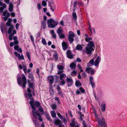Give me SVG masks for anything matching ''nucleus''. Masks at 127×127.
I'll use <instances>...</instances> for the list:
<instances>
[{
  "label": "nucleus",
  "instance_id": "obj_1",
  "mask_svg": "<svg viewBox=\"0 0 127 127\" xmlns=\"http://www.w3.org/2000/svg\"><path fill=\"white\" fill-rule=\"evenodd\" d=\"M22 76V82L21 78L20 76L18 77L17 81L18 84L19 86L24 89L25 88L27 83V79L24 74H23Z\"/></svg>",
  "mask_w": 127,
  "mask_h": 127
},
{
  "label": "nucleus",
  "instance_id": "obj_2",
  "mask_svg": "<svg viewBox=\"0 0 127 127\" xmlns=\"http://www.w3.org/2000/svg\"><path fill=\"white\" fill-rule=\"evenodd\" d=\"M95 44L93 42L91 41L89 42L87 46L85 48V51L88 54H91L92 51H94L95 49Z\"/></svg>",
  "mask_w": 127,
  "mask_h": 127
},
{
  "label": "nucleus",
  "instance_id": "obj_3",
  "mask_svg": "<svg viewBox=\"0 0 127 127\" xmlns=\"http://www.w3.org/2000/svg\"><path fill=\"white\" fill-rule=\"evenodd\" d=\"M95 59V58L91 59L88 64V66H91L90 65V64H91L92 65V66L94 65L96 67H98L99 63L101 60V57L99 56H98L94 62Z\"/></svg>",
  "mask_w": 127,
  "mask_h": 127
},
{
  "label": "nucleus",
  "instance_id": "obj_4",
  "mask_svg": "<svg viewBox=\"0 0 127 127\" xmlns=\"http://www.w3.org/2000/svg\"><path fill=\"white\" fill-rule=\"evenodd\" d=\"M95 117L97 119V122L98 124V127H106L105 123V120L103 117L101 119L98 118V115L96 114H95Z\"/></svg>",
  "mask_w": 127,
  "mask_h": 127
},
{
  "label": "nucleus",
  "instance_id": "obj_5",
  "mask_svg": "<svg viewBox=\"0 0 127 127\" xmlns=\"http://www.w3.org/2000/svg\"><path fill=\"white\" fill-rule=\"evenodd\" d=\"M14 27L13 26H11L9 28L8 31V32L9 34V39L11 41L12 40L13 36L14 34L16 33V31L15 30H13Z\"/></svg>",
  "mask_w": 127,
  "mask_h": 127
},
{
  "label": "nucleus",
  "instance_id": "obj_6",
  "mask_svg": "<svg viewBox=\"0 0 127 127\" xmlns=\"http://www.w3.org/2000/svg\"><path fill=\"white\" fill-rule=\"evenodd\" d=\"M47 24L48 27L53 28H55L58 25V23L57 22L55 21L54 19L51 18L48 20Z\"/></svg>",
  "mask_w": 127,
  "mask_h": 127
},
{
  "label": "nucleus",
  "instance_id": "obj_7",
  "mask_svg": "<svg viewBox=\"0 0 127 127\" xmlns=\"http://www.w3.org/2000/svg\"><path fill=\"white\" fill-rule=\"evenodd\" d=\"M75 34L74 33L71 31H69L68 34V40L69 41L70 43L71 44L74 41L73 38L75 36Z\"/></svg>",
  "mask_w": 127,
  "mask_h": 127
},
{
  "label": "nucleus",
  "instance_id": "obj_8",
  "mask_svg": "<svg viewBox=\"0 0 127 127\" xmlns=\"http://www.w3.org/2000/svg\"><path fill=\"white\" fill-rule=\"evenodd\" d=\"M27 96L28 98L31 100V101H30L29 103L31 105L32 108L34 110H36V108L33 105L34 100L33 98L32 97V94L31 93H28Z\"/></svg>",
  "mask_w": 127,
  "mask_h": 127
},
{
  "label": "nucleus",
  "instance_id": "obj_9",
  "mask_svg": "<svg viewBox=\"0 0 127 127\" xmlns=\"http://www.w3.org/2000/svg\"><path fill=\"white\" fill-rule=\"evenodd\" d=\"M32 110V114L33 116L35 118H37V116L39 117L38 119L39 120L41 121H42L43 120L40 117V115L39 113V112L37 111H35V110Z\"/></svg>",
  "mask_w": 127,
  "mask_h": 127
},
{
  "label": "nucleus",
  "instance_id": "obj_10",
  "mask_svg": "<svg viewBox=\"0 0 127 127\" xmlns=\"http://www.w3.org/2000/svg\"><path fill=\"white\" fill-rule=\"evenodd\" d=\"M48 6L50 7V9L53 12L55 9H56V6L54 4L53 1L51 0L49 2Z\"/></svg>",
  "mask_w": 127,
  "mask_h": 127
},
{
  "label": "nucleus",
  "instance_id": "obj_11",
  "mask_svg": "<svg viewBox=\"0 0 127 127\" xmlns=\"http://www.w3.org/2000/svg\"><path fill=\"white\" fill-rule=\"evenodd\" d=\"M71 127H79L77 122L76 121L75 118H73L71 120V122L70 124Z\"/></svg>",
  "mask_w": 127,
  "mask_h": 127
},
{
  "label": "nucleus",
  "instance_id": "obj_12",
  "mask_svg": "<svg viewBox=\"0 0 127 127\" xmlns=\"http://www.w3.org/2000/svg\"><path fill=\"white\" fill-rule=\"evenodd\" d=\"M66 81L68 83L67 85L68 86H70L73 84V82L72 79L69 78L67 77Z\"/></svg>",
  "mask_w": 127,
  "mask_h": 127
},
{
  "label": "nucleus",
  "instance_id": "obj_13",
  "mask_svg": "<svg viewBox=\"0 0 127 127\" xmlns=\"http://www.w3.org/2000/svg\"><path fill=\"white\" fill-rule=\"evenodd\" d=\"M14 54L17 57L19 60L22 59V60L24 59V57L23 55H22L21 56L20 54L18 53L17 52L15 51L14 52Z\"/></svg>",
  "mask_w": 127,
  "mask_h": 127
},
{
  "label": "nucleus",
  "instance_id": "obj_14",
  "mask_svg": "<svg viewBox=\"0 0 127 127\" xmlns=\"http://www.w3.org/2000/svg\"><path fill=\"white\" fill-rule=\"evenodd\" d=\"M67 56L69 59H72L73 58V55L71 53L70 50H68L67 52Z\"/></svg>",
  "mask_w": 127,
  "mask_h": 127
},
{
  "label": "nucleus",
  "instance_id": "obj_15",
  "mask_svg": "<svg viewBox=\"0 0 127 127\" xmlns=\"http://www.w3.org/2000/svg\"><path fill=\"white\" fill-rule=\"evenodd\" d=\"M48 78L50 82V84H52L54 82V78L52 76H50L48 77Z\"/></svg>",
  "mask_w": 127,
  "mask_h": 127
},
{
  "label": "nucleus",
  "instance_id": "obj_16",
  "mask_svg": "<svg viewBox=\"0 0 127 127\" xmlns=\"http://www.w3.org/2000/svg\"><path fill=\"white\" fill-rule=\"evenodd\" d=\"M62 123L61 121L59 119H55L54 120V124L55 125L59 126Z\"/></svg>",
  "mask_w": 127,
  "mask_h": 127
},
{
  "label": "nucleus",
  "instance_id": "obj_17",
  "mask_svg": "<svg viewBox=\"0 0 127 127\" xmlns=\"http://www.w3.org/2000/svg\"><path fill=\"white\" fill-rule=\"evenodd\" d=\"M63 49L64 50H65L68 47L66 43L64 41H63L62 43Z\"/></svg>",
  "mask_w": 127,
  "mask_h": 127
},
{
  "label": "nucleus",
  "instance_id": "obj_18",
  "mask_svg": "<svg viewBox=\"0 0 127 127\" xmlns=\"http://www.w3.org/2000/svg\"><path fill=\"white\" fill-rule=\"evenodd\" d=\"M85 38L86 41L89 42L92 40V38L91 37H89L87 34H85Z\"/></svg>",
  "mask_w": 127,
  "mask_h": 127
},
{
  "label": "nucleus",
  "instance_id": "obj_19",
  "mask_svg": "<svg viewBox=\"0 0 127 127\" xmlns=\"http://www.w3.org/2000/svg\"><path fill=\"white\" fill-rule=\"evenodd\" d=\"M101 110L102 112L104 111L105 109V104L104 103H102L101 105Z\"/></svg>",
  "mask_w": 127,
  "mask_h": 127
},
{
  "label": "nucleus",
  "instance_id": "obj_20",
  "mask_svg": "<svg viewBox=\"0 0 127 127\" xmlns=\"http://www.w3.org/2000/svg\"><path fill=\"white\" fill-rule=\"evenodd\" d=\"M14 49L15 50H17L20 53L22 52V50L21 48H19V46L18 45H16L14 46Z\"/></svg>",
  "mask_w": 127,
  "mask_h": 127
},
{
  "label": "nucleus",
  "instance_id": "obj_21",
  "mask_svg": "<svg viewBox=\"0 0 127 127\" xmlns=\"http://www.w3.org/2000/svg\"><path fill=\"white\" fill-rule=\"evenodd\" d=\"M75 85L77 87H79L82 85V84L79 80H77L75 83Z\"/></svg>",
  "mask_w": 127,
  "mask_h": 127
},
{
  "label": "nucleus",
  "instance_id": "obj_22",
  "mask_svg": "<svg viewBox=\"0 0 127 127\" xmlns=\"http://www.w3.org/2000/svg\"><path fill=\"white\" fill-rule=\"evenodd\" d=\"M70 67L71 69H74L76 67V65L74 63H72L70 65Z\"/></svg>",
  "mask_w": 127,
  "mask_h": 127
},
{
  "label": "nucleus",
  "instance_id": "obj_23",
  "mask_svg": "<svg viewBox=\"0 0 127 127\" xmlns=\"http://www.w3.org/2000/svg\"><path fill=\"white\" fill-rule=\"evenodd\" d=\"M46 26V22L43 21L42 22L41 27L42 28L44 29H45Z\"/></svg>",
  "mask_w": 127,
  "mask_h": 127
},
{
  "label": "nucleus",
  "instance_id": "obj_24",
  "mask_svg": "<svg viewBox=\"0 0 127 127\" xmlns=\"http://www.w3.org/2000/svg\"><path fill=\"white\" fill-rule=\"evenodd\" d=\"M51 115L52 117L53 118H55L56 116V114L54 111H51L50 112Z\"/></svg>",
  "mask_w": 127,
  "mask_h": 127
},
{
  "label": "nucleus",
  "instance_id": "obj_25",
  "mask_svg": "<svg viewBox=\"0 0 127 127\" xmlns=\"http://www.w3.org/2000/svg\"><path fill=\"white\" fill-rule=\"evenodd\" d=\"M54 57L55 58V60L57 61L58 59V53L56 52H55L53 54Z\"/></svg>",
  "mask_w": 127,
  "mask_h": 127
},
{
  "label": "nucleus",
  "instance_id": "obj_26",
  "mask_svg": "<svg viewBox=\"0 0 127 127\" xmlns=\"http://www.w3.org/2000/svg\"><path fill=\"white\" fill-rule=\"evenodd\" d=\"M62 32V29L61 27H60L58 29L57 31V32L58 34V35H60V34H61Z\"/></svg>",
  "mask_w": 127,
  "mask_h": 127
},
{
  "label": "nucleus",
  "instance_id": "obj_27",
  "mask_svg": "<svg viewBox=\"0 0 127 127\" xmlns=\"http://www.w3.org/2000/svg\"><path fill=\"white\" fill-rule=\"evenodd\" d=\"M7 14V16L8 17H9L10 16V15L9 13L8 12L7 10H5L3 12L2 15L3 16H5L6 14Z\"/></svg>",
  "mask_w": 127,
  "mask_h": 127
},
{
  "label": "nucleus",
  "instance_id": "obj_28",
  "mask_svg": "<svg viewBox=\"0 0 127 127\" xmlns=\"http://www.w3.org/2000/svg\"><path fill=\"white\" fill-rule=\"evenodd\" d=\"M45 116L47 119L50 121H52V120L50 118V116L48 113H46L45 114Z\"/></svg>",
  "mask_w": 127,
  "mask_h": 127
},
{
  "label": "nucleus",
  "instance_id": "obj_29",
  "mask_svg": "<svg viewBox=\"0 0 127 127\" xmlns=\"http://www.w3.org/2000/svg\"><path fill=\"white\" fill-rule=\"evenodd\" d=\"M13 6L12 4V3L10 2L9 4V10L10 12H12L13 10Z\"/></svg>",
  "mask_w": 127,
  "mask_h": 127
},
{
  "label": "nucleus",
  "instance_id": "obj_30",
  "mask_svg": "<svg viewBox=\"0 0 127 127\" xmlns=\"http://www.w3.org/2000/svg\"><path fill=\"white\" fill-rule=\"evenodd\" d=\"M72 16L75 21H76L77 18V16L75 12H74L73 13Z\"/></svg>",
  "mask_w": 127,
  "mask_h": 127
},
{
  "label": "nucleus",
  "instance_id": "obj_31",
  "mask_svg": "<svg viewBox=\"0 0 127 127\" xmlns=\"http://www.w3.org/2000/svg\"><path fill=\"white\" fill-rule=\"evenodd\" d=\"M34 104L36 105L37 108H38L40 107V104L39 102L36 101L34 103L33 102V105L34 106Z\"/></svg>",
  "mask_w": 127,
  "mask_h": 127
},
{
  "label": "nucleus",
  "instance_id": "obj_32",
  "mask_svg": "<svg viewBox=\"0 0 127 127\" xmlns=\"http://www.w3.org/2000/svg\"><path fill=\"white\" fill-rule=\"evenodd\" d=\"M92 69V68L91 67H88L86 69L85 71L88 74H89Z\"/></svg>",
  "mask_w": 127,
  "mask_h": 127
},
{
  "label": "nucleus",
  "instance_id": "obj_33",
  "mask_svg": "<svg viewBox=\"0 0 127 127\" xmlns=\"http://www.w3.org/2000/svg\"><path fill=\"white\" fill-rule=\"evenodd\" d=\"M76 48L77 50H80L82 49L83 47L81 45L78 44L76 46Z\"/></svg>",
  "mask_w": 127,
  "mask_h": 127
},
{
  "label": "nucleus",
  "instance_id": "obj_34",
  "mask_svg": "<svg viewBox=\"0 0 127 127\" xmlns=\"http://www.w3.org/2000/svg\"><path fill=\"white\" fill-rule=\"evenodd\" d=\"M66 75L64 73H63L60 75V79L61 80H63V78L64 77H66Z\"/></svg>",
  "mask_w": 127,
  "mask_h": 127
},
{
  "label": "nucleus",
  "instance_id": "obj_35",
  "mask_svg": "<svg viewBox=\"0 0 127 127\" xmlns=\"http://www.w3.org/2000/svg\"><path fill=\"white\" fill-rule=\"evenodd\" d=\"M11 19L10 18H9L7 22L6 23V25L7 26H10L11 23Z\"/></svg>",
  "mask_w": 127,
  "mask_h": 127
},
{
  "label": "nucleus",
  "instance_id": "obj_36",
  "mask_svg": "<svg viewBox=\"0 0 127 127\" xmlns=\"http://www.w3.org/2000/svg\"><path fill=\"white\" fill-rule=\"evenodd\" d=\"M29 78H31L32 81L34 80V77L32 74L31 73L29 75Z\"/></svg>",
  "mask_w": 127,
  "mask_h": 127
},
{
  "label": "nucleus",
  "instance_id": "obj_37",
  "mask_svg": "<svg viewBox=\"0 0 127 127\" xmlns=\"http://www.w3.org/2000/svg\"><path fill=\"white\" fill-rule=\"evenodd\" d=\"M23 69L25 74L27 73V68L26 65H23Z\"/></svg>",
  "mask_w": 127,
  "mask_h": 127
},
{
  "label": "nucleus",
  "instance_id": "obj_38",
  "mask_svg": "<svg viewBox=\"0 0 127 127\" xmlns=\"http://www.w3.org/2000/svg\"><path fill=\"white\" fill-rule=\"evenodd\" d=\"M57 66L59 70H62L64 68V67L62 65H58Z\"/></svg>",
  "mask_w": 127,
  "mask_h": 127
},
{
  "label": "nucleus",
  "instance_id": "obj_39",
  "mask_svg": "<svg viewBox=\"0 0 127 127\" xmlns=\"http://www.w3.org/2000/svg\"><path fill=\"white\" fill-rule=\"evenodd\" d=\"M61 119L64 122V123L65 124L66 123V120L64 116H63L62 118H61Z\"/></svg>",
  "mask_w": 127,
  "mask_h": 127
},
{
  "label": "nucleus",
  "instance_id": "obj_40",
  "mask_svg": "<svg viewBox=\"0 0 127 127\" xmlns=\"http://www.w3.org/2000/svg\"><path fill=\"white\" fill-rule=\"evenodd\" d=\"M42 5L44 7H45L47 5V3L45 1L43 0L42 1Z\"/></svg>",
  "mask_w": 127,
  "mask_h": 127
},
{
  "label": "nucleus",
  "instance_id": "obj_41",
  "mask_svg": "<svg viewBox=\"0 0 127 127\" xmlns=\"http://www.w3.org/2000/svg\"><path fill=\"white\" fill-rule=\"evenodd\" d=\"M95 70L92 68V69L90 72V73H89V74L93 75L95 73Z\"/></svg>",
  "mask_w": 127,
  "mask_h": 127
},
{
  "label": "nucleus",
  "instance_id": "obj_42",
  "mask_svg": "<svg viewBox=\"0 0 127 127\" xmlns=\"http://www.w3.org/2000/svg\"><path fill=\"white\" fill-rule=\"evenodd\" d=\"M26 55H27V57H28V59H29V60L30 61L31 60V59L30 58V54L28 52H27L26 53Z\"/></svg>",
  "mask_w": 127,
  "mask_h": 127
},
{
  "label": "nucleus",
  "instance_id": "obj_43",
  "mask_svg": "<svg viewBox=\"0 0 127 127\" xmlns=\"http://www.w3.org/2000/svg\"><path fill=\"white\" fill-rule=\"evenodd\" d=\"M51 106L52 109H55L57 107L56 105L55 104H52Z\"/></svg>",
  "mask_w": 127,
  "mask_h": 127
},
{
  "label": "nucleus",
  "instance_id": "obj_44",
  "mask_svg": "<svg viewBox=\"0 0 127 127\" xmlns=\"http://www.w3.org/2000/svg\"><path fill=\"white\" fill-rule=\"evenodd\" d=\"M77 73V71H73L71 73V75L72 76H75Z\"/></svg>",
  "mask_w": 127,
  "mask_h": 127
},
{
  "label": "nucleus",
  "instance_id": "obj_45",
  "mask_svg": "<svg viewBox=\"0 0 127 127\" xmlns=\"http://www.w3.org/2000/svg\"><path fill=\"white\" fill-rule=\"evenodd\" d=\"M89 79L90 83L94 82V78L92 76H90L89 77Z\"/></svg>",
  "mask_w": 127,
  "mask_h": 127
},
{
  "label": "nucleus",
  "instance_id": "obj_46",
  "mask_svg": "<svg viewBox=\"0 0 127 127\" xmlns=\"http://www.w3.org/2000/svg\"><path fill=\"white\" fill-rule=\"evenodd\" d=\"M42 43L44 45H46V42L45 39H42Z\"/></svg>",
  "mask_w": 127,
  "mask_h": 127
},
{
  "label": "nucleus",
  "instance_id": "obj_47",
  "mask_svg": "<svg viewBox=\"0 0 127 127\" xmlns=\"http://www.w3.org/2000/svg\"><path fill=\"white\" fill-rule=\"evenodd\" d=\"M59 35L60 38H64L65 37V36L64 34H60V35Z\"/></svg>",
  "mask_w": 127,
  "mask_h": 127
},
{
  "label": "nucleus",
  "instance_id": "obj_48",
  "mask_svg": "<svg viewBox=\"0 0 127 127\" xmlns=\"http://www.w3.org/2000/svg\"><path fill=\"white\" fill-rule=\"evenodd\" d=\"M79 90L82 93H84L85 92V90L83 88L81 87H80L79 88Z\"/></svg>",
  "mask_w": 127,
  "mask_h": 127
},
{
  "label": "nucleus",
  "instance_id": "obj_49",
  "mask_svg": "<svg viewBox=\"0 0 127 127\" xmlns=\"http://www.w3.org/2000/svg\"><path fill=\"white\" fill-rule=\"evenodd\" d=\"M65 81L64 80H63L60 83V85H64L65 84Z\"/></svg>",
  "mask_w": 127,
  "mask_h": 127
},
{
  "label": "nucleus",
  "instance_id": "obj_50",
  "mask_svg": "<svg viewBox=\"0 0 127 127\" xmlns=\"http://www.w3.org/2000/svg\"><path fill=\"white\" fill-rule=\"evenodd\" d=\"M37 8L38 10H40L41 8V5L40 4H38L37 5Z\"/></svg>",
  "mask_w": 127,
  "mask_h": 127
},
{
  "label": "nucleus",
  "instance_id": "obj_51",
  "mask_svg": "<svg viewBox=\"0 0 127 127\" xmlns=\"http://www.w3.org/2000/svg\"><path fill=\"white\" fill-rule=\"evenodd\" d=\"M33 122L36 125V126L38 125V123L35 120H33Z\"/></svg>",
  "mask_w": 127,
  "mask_h": 127
},
{
  "label": "nucleus",
  "instance_id": "obj_52",
  "mask_svg": "<svg viewBox=\"0 0 127 127\" xmlns=\"http://www.w3.org/2000/svg\"><path fill=\"white\" fill-rule=\"evenodd\" d=\"M90 83L91 84L92 87H94L95 86V84L94 82Z\"/></svg>",
  "mask_w": 127,
  "mask_h": 127
},
{
  "label": "nucleus",
  "instance_id": "obj_53",
  "mask_svg": "<svg viewBox=\"0 0 127 127\" xmlns=\"http://www.w3.org/2000/svg\"><path fill=\"white\" fill-rule=\"evenodd\" d=\"M77 3V1H76L74 2L73 3V7L74 8L76 7V5Z\"/></svg>",
  "mask_w": 127,
  "mask_h": 127
},
{
  "label": "nucleus",
  "instance_id": "obj_54",
  "mask_svg": "<svg viewBox=\"0 0 127 127\" xmlns=\"http://www.w3.org/2000/svg\"><path fill=\"white\" fill-rule=\"evenodd\" d=\"M29 84V87L30 88H32L33 87V85L32 83H31Z\"/></svg>",
  "mask_w": 127,
  "mask_h": 127
},
{
  "label": "nucleus",
  "instance_id": "obj_55",
  "mask_svg": "<svg viewBox=\"0 0 127 127\" xmlns=\"http://www.w3.org/2000/svg\"><path fill=\"white\" fill-rule=\"evenodd\" d=\"M30 38L32 42H34V40L33 36L31 35H30Z\"/></svg>",
  "mask_w": 127,
  "mask_h": 127
},
{
  "label": "nucleus",
  "instance_id": "obj_56",
  "mask_svg": "<svg viewBox=\"0 0 127 127\" xmlns=\"http://www.w3.org/2000/svg\"><path fill=\"white\" fill-rule=\"evenodd\" d=\"M63 72H64V71L62 70H59L58 71V74H60L62 73Z\"/></svg>",
  "mask_w": 127,
  "mask_h": 127
},
{
  "label": "nucleus",
  "instance_id": "obj_57",
  "mask_svg": "<svg viewBox=\"0 0 127 127\" xmlns=\"http://www.w3.org/2000/svg\"><path fill=\"white\" fill-rule=\"evenodd\" d=\"M8 17L7 16H6L5 17H3V18L5 21H6L8 19Z\"/></svg>",
  "mask_w": 127,
  "mask_h": 127
},
{
  "label": "nucleus",
  "instance_id": "obj_58",
  "mask_svg": "<svg viewBox=\"0 0 127 127\" xmlns=\"http://www.w3.org/2000/svg\"><path fill=\"white\" fill-rule=\"evenodd\" d=\"M4 8L2 7H0V12L1 13H2L4 10Z\"/></svg>",
  "mask_w": 127,
  "mask_h": 127
},
{
  "label": "nucleus",
  "instance_id": "obj_59",
  "mask_svg": "<svg viewBox=\"0 0 127 127\" xmlns=\"http://www.w3.org/2000/svg\"><path fill=\"white\" fill-rule=\"evenodd\" d=\"M82 75L84 78H85L86 76V74L85 72H84L82 73Z\"/></svg>",
  "mask_w": 127,
  "mask_h": 127
},
{
  "label": "nucleus",
  "instance_id": "obj_60",
  "mask_svg": "<svg viewBox=\"0 0 127 127\" xmlns=\"http://www.w3.org/2000/svg\"><path fill=\"white\" fill-rule=\"evenodd\" d=\"M76 61L77 62H81V59L80 58H77Z\"/></svg>",
  "mask_w": 127,
  "mask_h": 127
},
{
  "label": "nucleus",
  "instance_id": "obj_61",
  "mask_svg": "<svg viewBox=\"0 0 127 127\" xmlns=\"http://www.w3.org/2000/svg\"><path fill=\"white\" fill-rule=\"evenodd\" d=\"M57 115L58 117L61 119L63 117L59 113H58V114H57Z\"/></svg>",
  "mask_w": 127,
  "mask_h": 127
},
{
  "label": "nucleus",
  "instance_id": "obj_62",
  "mask_svg": "<svg viewBox=\"0 0 127 127\" xmlns=\"http://www.w3.org/2000/svg\"><path fill=\"white\" fill-rule=\"evenodd\" d=\"M11 16L12 17H14L15 16V14L13 12H12L11 13Z\"/></svg>",
  "mask_w": 127,
  "mask_h": 127
},
{
  "label": "nucleus",
  "instance_id": "obj_63",
  "mask_svg": "<svg viewBox=\"0 0 127 127\" xmlns=\"http://www.w3.org/2000/svg\"><path fill=\"white\" fill-rule=\"evenodd\" d=\"M58 126L59 127H64V125L62 123L59 125Z\"/></svg>",
  "mask_w": 127,
  "mask_h": 127
},
{
  "label": "nucleus",
  "instance_id": "obj_64",
  "mask_svg": "<svg viewBox=\"0 0 127 127\" xmlns=\"http://www.w3.org/2000/svg\"><path fill=\"white\" fill-rule=\"evenodd\" d=\"M18 67L19 69H22L23 68V67L21 64H19L18 65Z\"/></svg>",
  "mask_w": 127,
  "mask_h": 127
}]
</instances>
